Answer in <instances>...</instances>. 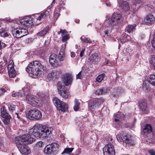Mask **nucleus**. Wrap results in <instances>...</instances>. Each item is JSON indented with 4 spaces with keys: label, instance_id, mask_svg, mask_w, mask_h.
Segmentation results:
<instances>
[{
    "label": "nucleus",
    "instance_id": "nucleus-1",
    "mask_svg": "<svg viewBox=\"0 0 155 155\" xmlns=\"http://www.w3.org/2000/svg\"><path fill=\"white\" fill-rule=\"evenodd\" d=\"M53 130V128L48 126L36 124L30 129V133L35 137L43 138L50 137Z\"/></svg>",
    "mask_w": 155,
    "mask_h": 155
},
{
    "label": "nucleus",
    "instance_id": "nucleus-2",
    "mask_svg": "<svg viewBox=\"0 0 155 155\" xmlns=\"http://www.w3.org/2000/svg\"><path fill=\"white\" fill-rule=\"evenodd\" d=\"M122 21L121 15L119 14L114 13L111 18H108L106 20L105 30L103 35V37L109 36L114 26L119 25Z\"/></svg>",
    "mask_w": 155,
    "mask_h": 155
},
{
    "label": "nucleus",
    "instance_id": "nucleus-3",
    "mask_svg": "<svg viewBox=\"0 0 155 155\" xmlns=\"http://www.w3.org/2000/svg\"><path fill=\"white\" fill-rule=\"evenodd\" d=\"M45 69L44 66L38 61H35L29 64L26 68V71L31 76L34 78H36L41 71Z\"/></svg>",
    "mask_w": 155,
    "mask_h": 155
},
{
    "label": "nucleus",
    "instance_id": "nucleus-4",
    "mask_svg": "<svg viewBox=\"0 0 155 155\" xmlns=\"http://www.w3.org/2000/svg\"><path fill=\"white\" fill-rule=\"evenodd\" d=\"M30 129L28 133L23 134L22 136H18L15 139V141L24 143L31 144L35 140V139L33 137V134L30 133Z\"/></svg>",
    "mask_w": 155,
    "mask_h": 155
},
{
    "label": "nucleus",
    "instance_id": "nucleus-5",
    "mask_svg": "<svg viewBox=\"0 0 155 155\" xmlns=\"http://www.w3.org/2000/svg\"><path fill=\"white\" fill-rule=\"evenodd\" d=\"M26 115L28 118L32 120H39L42 117L41 112L36 109H30L27 111Z\"/></svg>",
    "mask_w": 155,
    "mask_h": 155
},
{
    "label": "nucleus",
    "instance_id": "nucleus-6",
    "mask_svg": "<svg viewBox=\"0 0 155 155\" xmlns=\"http://www.w3.org/2000/svg\"><path fill=\"white\" fill-rule=\"evenodd\" d=\"M26 100L28 104L34 107L41 106L44 102V100L41 99L40 97L38 98L33 95H28Z\"/></svg>",
    "mask_w": 155,
    "mask_h": 155
},
{
    "label": "nucleus",
    "instance_id": "nucleus-7",
    "mask_svg": "<svg viewBox=\"0 0 155 155\" xmlns=\"http://www.w3.org/2000/svg\"><path fill=\"white\" fill-rule=\"evenodd\" d=\"M152 132L151 126L149 124H147L143 128V133L147 136V141L154 143H155V132L153 133Z\"/></svg>",
    "mask_w": 155,
    "mask_h": 155
},
{
    "label": "nucleus",
    "instance_id": "nucleus-8",
    "mask_svg": "<svg viewBox=\"0 0 155 155\" xmlns=\"http://www.w3.org/2000/svg\"><path fill=\"white\" fill-rule=\"evenodd\" d=\"M116 137L118 141L121 142L125 143L128 145H134V142L131 140L130 135H125L123 132H121L116 136Z\"/></svg>",
    "mask_w": 155,
    "mask_h": 155
},
{
    "label": "nucleus",
    "instance_id": "nucleus-9",
    "mask_svg": "<svg viewBox=\"0 0 155 155\" xmlns=\"http://www.w3.org/2000/svg\"><path fill=\"white\" fill-rule=\"evenodd\" d=\"M12 33L14 37L20 38L27 35L28 31L27 29L21 27H14L12 28Z\"/></svg>",
    "mask_w": 155,
    "mask_h": 155
},
{
    "label": "nucleus",
    "instance_id": "nucleus-10",
    "mask_svg": "<svg viewBox=\"0 0 155 155\" xmlns=\"http://www.w3.org/2000/svg\"><path fill=\"white\" fill-rule=\"evenodd\" d=\"M53 101L54 105L58 110L64 112L68 109V105L60 101L58 98L56 97L54 98Z\"/></svg>",
    "mask_w": 155,
    "mask_h": 155
},
{
    "label": "nucleus",
    "instance_id": "nucleus-11",
    "mask_svg": "<svg viewBox=\"0 0 155 155\" xmlns=\"http://www.w3.org/2000/svg\"><path fill=\"white\" fill-rule=\"evenodd\" d=\"M20 152L23 154L27 155L30 152V150L28 146L25 143L15 141Z\"/></svg>",
    "mask_w": 155,
    "mask_h": 155
},
{
    "label": "nucleus",
    "instance_id": "nucleus-12",
    "mask_svg": "<svg viewBox=\"0 0 155 155\" xmlns=\"http://www.w3.org/2000/svg\"><path fill=\"white\" fill-rule=\"evenodd\" d=\"M59 145L56 143H53L47 145L44 148V152L47 155H51L58 150Z\"/></svg>",
    "mask_w": 155,
    "mask_h": 155
},
{
    "label": "nucleus",
    "instance_id": "nucleus-13",
    "mask_svg": "<svg viewBox=\"0 0 155 155\" xmlns=\"http://www.w3.org/2000/svg\"><path fill=\"white\" fill-rule=\"evenodd\" d=\"M104 155H115L114 149L113 145L108 143L103 148Z\"/></svg>",
    "mask_w": 155,
    "mask_h": 155
},
{
    "label": "nucleus",
    "instance_id": "nucleus-14",
    "mask_svg": "<svg viewBox=\"0 0 155 155\" xmlns=\"http://www.w3.org/2000/svg\"><path fill=\"white\" fill-rule=\"evenodd\" d=\"M1 113L4 124L5 125L8 124L10 122L11 117L7 112L5 107H3L1 108Z\"/></svg>",
    "mask_w": 155,
    "mask_h": 155
},
{
    "label": "nucleus",
    "instance_id": "nucleus-15",
    "mask_svg": "<svg viewBox=\"0 0 155 155\" xmlns=\"http://www.w3.org/2000/svg\"><path fill=\"white\" fill-rule=\"evenodd\" d=\"M72 75L70 73H66L63 75L62 81L66 86H68L72 81Z\"/></svg>",
    "mask_w": 155,
    "mask_h": 155
},
{
    "label": "nucleus",
    "instance_id": "nucleus-16",
    "mask_svg": "<svg viewBox=\"0 0 155 155\" xmlns=\"http://www.w3.org/2000/svg\"><path fill=\"white\" fill-rule=\"evenodd\" d=\"M8 69L9 77L11 78L15 77L16 75V73L14 68L13 62L12 61H10L8 66Z\"/></svg>",
    "mask_w": 155,
    "mask_h": 155
},
{
    "label": "nucleus",
    "instance_id": "nucleus-17",
    "mask_svg": "<svg viewBox=\"0 0 155 155\" xmlns=\"http://www.w3.org/2000/svg\"><path fill=\"white\" fill-rule=\"evenodd\" d=\"M20 23L22 25L29 27L33 25V21L31 17H25L20 20Z\"/></svg>",
    "mask_w": 155,
    "mask_h": 155
},
{
    "label": "nucleus",
    "instance_id": "nucleus-18",
    "mask_svg": "<svg viewBox=\"0 0 155 155\" xmlns=\"http://www.w3.org/2000/svg\"><path fill=\"white\" fill-rule=\"evenodd\" d=\"M89 61L92 63H97L100 60V57L98 53H95L91 54L88 58Z\"/></svg>",
    "mask_w": 155,
    "mask_h": 155
},
{
    "label": "nucleus",
    "instance_id": "nucleus-19",
    "mask_svg": "<svg viewBox=\"0 0 155 155\" xmlns=\"http://www.w3.org/2000/svg\"><path fill=\"white\" fill-rule=\"evenodd\" d=\"M49 61L53 67H56L58 65V61L57 60V55L55 54H52L50 56Z\"/></svg>",
    "mask_w": 155,
    "mask_h": 155
},
{
    "label": "nucleus",
    "instance_id": "nucleus-20",
    "mask_svg": "<svg viewBox=\"0 0 155 155\" xmlns=\"http://www.w3.org/2000/svg\"><path fill=\"white\" fill-rule=\"evenodd\" d=\"M65 44L62 45L60 51L58 54L57 58L60 61H63L65 59Z\"/></svg>",
    "mask_w": 155,
    "mask_h": 155
},
{
    "label": "nucleus",
    "instance_id": "nucleus-21",
    "mask_svg": "<svg viewBox=\"0 0 155 155\" xmlns=\"http://www.w3.org/2000/svg\"><path fill=\"white\" fill-rule=\"evenodd\" d=\"M155 21V17L152 14L147 15L144 19V21L146 23L152 24Z\"/></svg>",
    "mask_w": 155,
    "mask_h": 155
},
{
    "label": "nucleus",
    "instance_id": "nucleus-22",
    "mask_svg": "<svg viewBox=\"0 0 155 155\" xmlns=\"http://www.w3.org/2000/svg\"><path fill=\"white\" fill-rule=\"evenodd\" d=\"M119 7L123 11H128L130 9L128 3L127 2L123 1L120 3L119 5Z\"/></svg>",
    "mask_w": 155,
    "mask_h": 155
},
{
    "label": "nucleus",
    "instance_id": "nucleus-23",
    "mask_svg": "<svg viewBox=\"0 0 155 155\" xmlns=\"http://www.w3.org/2000/svg\"><path fill=\"white\" fill-rule=\"evenodd\" d=\"M136 26V24L128 25L126 27L125 31L129 33H132L135 30Z\"/></svg>",
    "mask_w": 155,
    "mask_h": 155
},
{
    "label": "nucleus",
    "instance_id": "nucleus-24",
    "mask_svg": "<svg viewBox=\"0 0 155 155\" xmlns=\"http://www.w3.org/2000/svg\"><path fill=\"white\" fill-rule=\"evenodd\" d=\"M142 2L140 0H134L133 2V5L131 8L133 9L138 8L142 4Z\"/></svg>",
    "mask_w": 155,
    "mask_h": 155
},
{
    "label": "nucleus",
    "instance_id": "nucleus-25",
    "mask_svg": "<svg viewBox=\"0 0 155 155\" xmlns=\"http://www.w3.org/2000/svg\"><path fill=\"white\" fill-rule=\"evenodd\" d=\"M140 108L145 113V111L147 110V103L144 101H141L139 104Z\"/></svg>",
    "mask_w": 155,
    "mask_h": 155
},
{
    "label": "nucleus",
    "instance_id": "nucleus-26",
    "mask_svg": "<svg viewBox=\"0 0 155 155\" xmlns=\"http://www.w3.org/2000/svg\"><path fill=\"white\" fill-rule=\"evenodd\" d=\"M49 30V27L46 26L42 30L38 32L37 35L39 36H43L45 35Z\"/></svg>",
    "mask_w": 155,
    "mask_h": 155
},
{
    "label": "nucleus",
    "instance_id": "nucleus-27",
    "mask_svg": "<svg viewBox=\"0 0 155 155\" xmlns=\"http://www.w3.org/2000/svg\"><path fill=\"white\" fill-rule=\"evenodd\" d=\"M147 81L149 83L153 86H155V75L151 74L148 76Z\"/></svg>",
    "mask_w": 155,
    "mask_h": 155
},
{
    "label": "nucleus",
    "instance_id": "nucleus-28",
    "mask_svg": "<svg viewBox=\"0 0 155 155\" xmlns=\"http://www.w3.org/2000/svg\"><path fill=\"white\" fill-rule=\"evenodd\" d=\"M150 63V68L153 70L155 69V56H151Z\"/></svg>",
    "mask_w": 155,
    "mask_h": 155
},
{
    "label": "nucleus",
    "instance_id": "nucleus-29",
    "mask_svg": "<svg viewBox=\"0 0 155 155\" xmlns=\"http://www.w3.org/2000/svg\"><path fill=\"white\" fill-rule=\"evenodd\" d=\"M122 126V123L121 121H120L119 119L115 118L114 119V127L116 128L119 129Z\"/></svg>",
    "mask_w": 155,
    "mask_h": 155
},
{
    "label": "nucleus",
    "instance_id": "nucleus-30",
    "mask_svg": "<svg viewBox=\"0 0 155 155\" xmlns=\"http://www.w3.org/2000/svg\"><path fill=\"white\" fill-rule=\"evenodd\" d=\"M56 87L59 93L62 91L64 90H65L64 89V86L61 82H58L57 84Z\"/></svg>",
    "mask_w": 155,
    "mask_h": 155
},
{
    "label": "nucleus",
    "instance_id": "nucleus-31",
    "mask_svg": "<svg viewBox=\"0 0 155 155\" xmlns=\"http://www.w3.org/2000/svg\"><path fill=\"white\" fill-rule=\"evenodd\" d=\"M59 94L62 97L65 98H69L70 96L69 93L65 90H64L63 91L60 92Z\"/></svg>",
    "mask_w": 155,
    "mask_h": 155
},
{
    "label": "nucleus",
    "instance_id": "nucleus-32",
    "mask_svg": "<svg viewBox=\"0 0 155 155\" xmlns=\"http://www.w3.org/2000/svg\"><path fill=\"white\" fill-rule=\"evenodd\" d=\"M57 72L54 71H52L51 72L48 74L47 76V78L50 80H51L53 78H56Z\"/></svg>",
    "mask_w": 155,
    "mask_h": 155
},
{
    "label": "nucleus",
    "instance_id": "nucleus-33",
    "mask_svg": "<svg viewBox=\"0 0 155 155\" xmlns=\"http://www.w3.org/2000/svg\"><path fill=\"white\" fill-rule=\"evenodd\" d=\"M131 38L130 36L128 35H127L126 37H123L120 38V41L121 42L124 43V42L129 41L131 40Z\"/></svg>",
    "mask_w": 155,
    "mask_h": 155
},
{
    "label": "nucleus",
    "instance_id": "nucleus-34",
    "mask_svg": "<svg viewBox=\"0 0 155 155\" xmlns=\"http://www.w3.org/2000/svg\"><path fill=\"white\" fill-rule=\"evenodd\" d=\"M124 116L123 114L120 113L118 112L117 114H115L113 119L114 120L115 118H117L119 119L120 121L121 120L124 118Z\"/></svg>",
    "mask_w": 155,
    "mask_h": 155
},
{
    "label": "nucleus",
    "instance_id": "nucleus-35",
    "mask_svg": "<svg viewBox=\"0 0 155 155\" xmlns=\"http://www.w3.org/2000/svg\"><path fill=\"white\" fill-rule=\"evenodd\" d=\"M105 76V74L103 73L99 75L96 78V82H101L103 80Z\"/></svg>",
    "mask_w": 155,
    "mask_h": 155
},
{
    "label": "nucleus",
    "instance_id": "nucleus-36",
    "mask_svg": "<svg viewBox=\"0 0 155 155\" xmlns=\"http://www.w3.org/2000/svg\"><path fill=\"white\" fill-rule=\"evenodd\" d=\"M98 104V102L91 103L89 104V110L93 111L96 107V105Z\"/></svg>",
    "mask_w": 155,
    "mask_h": 155
},
{
    "label": "nucleus",
    "instance_id": "nucleus-37",
    "mask_svg": "<svg viewBox=\"0 0 155 155\" xmlns=\"http://www.w3.org/2000/svg\"><path fill=\"white\" fill-rule=\"evenodd\" d=\"M23 91H20V92H15V91H13L12 93V95L13 97H15L17 96H22L23 94Z\"/></svg>",
    "mask_w": 155,
    "mask_h": 155
},
{
    "label": "nucleus",
    "instance_id": "nucleus-38",
    "mask_svg": "<svg viewBox=\"0 0 155 155\" xmlns=\"http://www.w3.org/2000/svg\"><path fill=\"white\" fill-rule=\"evenodd\" d=\"M107 91L104 88L102 89H98L95 91V94L97 95H99L104 93H106Z\"/></svg>",
    "mask_w": 155,
    "mask_h": 155
},
{
    "label": "nucleus",
    "instance_id": "nucleus-39",
    "mask_svg": "<svg viewBox=\"0 0 155 155\" xmlns=\"http://www.w3.org/2000/svg\"><path fill=\"white\" fill-rule=\"evenodd\" d=\"M81 39L82 41L87 43H91V42L90 38H86L84 36H82L81 38Z\"/></svg>",
    "mask_w": 155,
    "mask_h": 155
},
{
    "label": "nucleus",
    "instance_id": "nucleus-40",
    "mask_svg": "<svg viewBox=\"0 0 155 155\" xmlns=\"http://www.w3.org/2000/svg\"><path fill=\"white\" fill-rule=\"evenodd\" d=\"M48 12L46 11L45 12L41 13L40 16H39L38 18V20H40L41 19L44 18L46 16V14Z\"/></svg>",
    "mask_w": 155,
    "mask_h": 155
},
{
    "label": "nucleus",
    "instance_id": "nucleus-41",
    "mask_svg": "<svg viewBox=\"0 0 155 155\" xmlns=\"http://www.w3.org/2000/svg\"><path fill=\"white\" fill-rule=\"evenodd\" d=\"M73 149V148H65L64 149V151L61 153V154H64V153H69L72 151Z\"/></svg>",
    "mask_w": 155,
    "mask_h": 155
},
{
    "label": "nucleus",
    "instance_id": "nucleus-42",
    "mask_svg": "<svg viewBox=\"0 0 155 155\" xmlns=\"http://www.w3.org/2000/svg\"><path fill=\"white\" fill-rule=\"evenodd\" d=\"M124 53V56L125 57V58H127V61H129V59L130 58V54L129 53L128 51H127L126 52H124V51H123Z\"/></svg>",
    "mask_w": 155,
    "mask_h": 155
},
{
    "label": "nucleus",
    "instance_id": "nucleus-43",
    "mask_svg": "<svg viewBox=\"0 0 155 155\" xmlns=\"http://www.w3.org/2000/svg\"><path fill=\"white\" fill-rule=\"evenodd\" d=\"M44 145V144L42 141H40L38 142L36 144V147L40 148L42 147Z\"/></svg>",
    "mask_w": 155,
    "mask_h": 155
},
{
    "label": "nucleus",
    "instance_id": "nucleus-44",
    "mask_svg": "<svg viewBox=\"0 0 155 155\" xmlns=\"http://www.w3.org/2000/svg\"><path fill=\"white\" fill-rule=\"evenodd\" d=\"M143 90L145 91H147L149 89V87L147 85L143 83L142 86Z\"/></svg>",
    "mask_w": 155,
    "mask_h": 155
},
{
    "label": "nucleus",
    "instance_id": "nucleus-45",
    "mask_svg": "<svg viewBox=\"0 0 155 155\" xmlns=\"http://www.w3.org/2000/svg\"><path fill=\"white\" fill-rule=\"evenodd\" d=\"M62 41L63 42L65 41L69 38L68 35L67 34L62 36Z\"/></svg>",
    "mask_w": 155,
    "mask_h": 155
},
{
    "label": "nucleus",
    "instance_id": "nucleus-46",
    "mask_svg": "<svg viewBox=\"0 0 155 155\" xmlns=\"http://www.w3.org/2000/svg\"><path fill=\"white\" fill-rule=\"evenodd\" d=\"M85 48H82L80 54V56L82 57L84 55V52L85 51Z\"/></svg>",
    "mask_w": 155,
    "mask_h": 155
},
{
    "label": "nucleus",
    "instance_id": "nucleus-47",
    "mask_svg": "<svg viewBox=\"0 0 155 155\" xmlns=\"http://www.w3.org/2000/svg\"><path fill=\"white\" fill-rule=\"evenodd\" d=\"M74 109L75 111H78V101L77 99L75 100V105L74 107Z\"/></svg>",
    "mask_w": 155,
    "mask_h": 155
},
{
    "label": "nucleus",
    "instance_id": "nucleus-48",
    "mask_svg": "<svg viewBox=\"0 0 155 155\" xmlns=\"http://www.w3.org/2000/svg\"><path fill=\"white\" fill-rule=\"evenodd\" d=\"M15 108L16 106L14 105H11L9 107V110L12 111L15 110Z\"/></svg>",
    "mask_w": 155,
    "mask_h": 155
},
{
    "label": "nucleus",
    "instance_id": "nucleus-49",
    "mask_svg": "<svg viewBox=\"0 0 155 155\" xmlns=\"http://www.w3.org/2000/svg\"><path fill=\"white\" fill-rule=\"evenodd\" d=\"M60 32H61L62 36L65 35L66 34H67L68 33L66 30L65 29L62 30L61 29H60Z\"/></svg>",
    "mask_w": 155,
    "mask_h": 155
},
{
    "label": "nucleus",
    "instance_id": "nucleus-50",
    "mask_svg": "<svg viewBox=\"0 0 155 155\" xmlns=\"http://www.w3.org/2000/svg\"><path fill=\"white\" fill-rule=\"evenodd\" d=\"M150 155H155V151L153 149H150L148 150Z\"/></svg>",
    "mask_w": 155,
    "mask_h": 155
},
{
    "label": "nucleus",
    "instance_id": "nucleus-51",
    "mask_svg": "<svg viewBox=\"0 0 155 155\" xmlns=\"http://www.w3.org/2000/svg\"><path fill=\"white\" fill-rule=\"evenodd\" d=\"M59 14L58 13L55 12L54 13V20L55 21H56L58 17L59 16Z\"/></svg>",
    "mask_w": 155,
    "mask_h": 155
},
{
    "label": "nucleus",
    "instance_id": "nucleus-52",
    "mask_svg": "<svg viewBox=\"0 0 155 155\" xmlns=\"http://www.w3.org/2000/svg\"><path fill=\"white\" fill-rule=\"evenodd\" d=\"M5 91V90L4 88L0 89V96L3 94Z\"/></svg>",
    "mask_w": 155,
    "mask_h": 155
},
{
    "label": "nucleus",
    "instance_id": "nucleus-53",
    "mask_svg": "<svg viewBox=\"0 0 155 155\" xmlns=\"http://www.w3.org/2000/svg\"><path fill=\"white\" fill-rule=\"evenodd\" d=\"M33 39L32 38H28L26 40V42L28 43H30L33 41Z\"/></svg>",
    "mask_w": 155,
    "mask_h": 155
},
{
    "label": "nucleus",
    "instance_id": "nucleus-54",
    "mask_svg": "<svg viewBox=\"0 0 155 155\" xmlns=\"http://www.w3.org/2000/svg\"><path fill=\"white\" fill-rule=\"evenodd\" d=\"M82 72L80 71L78 73V79H81L82 78Z\"/></svg>",
    "mask_w": 155,
    "mask_h": 155
},
{
    "label": "nucleus",
    "instance_id": "nucleus-55",
    "mask_svg": "<svg viewBox=\"0 0 155 155\" xmlns=\"http://www.w3.org/2000/svg\"><path fill=\"white\" fill-rule=\"evenodd\" d=\"M64 134H61L60 135V137L61 140H64L65 139Z\"/></svg>",
    "mask_w": 155,
    "mask_h": 155
},
{
    "label": "nucleus",
    "instance_id": "nucleus-56",
    "mask_svg": "<svg viewBox=\"0 0 155 155\" xmlns=\"http://www.w3.org/2000/svg\"><path fill=\"white\" fill-rule=\"evenodd\" d=\"M105 61L104 62V65H107L108 64L110 61L109 60H107V58H105Z\"/></svg>",
    "mask_w": 155,
    "mask_h": 155
},
{
    "label": "nucleus",
    "instance_id": "nucleus-57",
    "mask_svg": "<svg viewBox=\"0 0 155 155\" xmlns=\"http://www.w3.org/2000/svg\"><path fill=\"white\" fill-rule=\"evenodd\" d=\"M4 32L2 29H0V36H3Z\"/></svg>",
    "mask_w": 155,
    "mask_h": 155
},
{
    "label": "nucleus",
    "instance_id": "nucleus-58",
    "mask_svg": "<svg viewBox=\"0 0 155 155\" xmlns=\"http://www.w3.org/2000/svg\"><path fill=\"white\" fill-rule=\"evenodd\" d=\"M71 57L72 58H74L75 57V54L74 52H71Z\"/></svg>",
    "mask_w": 155,
    "mask_h": 155
},
{
    "label": "nucleus",
    "instance_id": "nucleus-59",
    "mask_svg": "<svg viewBox=\"0 0 155 155\" xmlns=\"http://www.w3.org/2000/svg\"><path fill=\"white\" fill-rule=\"evenodd\" d=\"M8 34L7 33L4 32L3 36L4 37H7L8 36Z\"/></svg>",
    "mask_w": 155,
    "mask_h": 155
},
{
    "label": "nucleus",
    "instance_id": "nucleus-60",
    "mask_svg": "<svg viewBox=\"0 0 155 155\" xmlns=\"http://www.w3.org/2000/svg\"><path fill=\"white\" fill-rule=\"evenodd\" d=\"M113 65H114V64L112 63V62L111 61H110V62L108 63V64H107V65L110 66H112Z\"/></svg>",
    "mask_w": 155,
    "mask_h": 155
},
{
    "label": "nucleus",
    "instance_id": "nucleus-61",
    "mask_svg": "<svg viewBox=\"0 0 155 155\" xmlns=\"http://www.w3.org/2000/svg\"><path fill=\"white\" fill-rule=\"evenodd\" d=\"M106 4L107 6H110V3L107 2H106Z\"/></svg>",
    "mask_w": 155,
    "mask_h": 155
},
{
    "label": "nucleus",
    "instance_id": "nucleus-62",
    "mask_svg": "<svg viewBox=\"0 0 155 155\" xmlns=\"http://www.w3.org/2000/svg\"><path fill=\"white\" fill-rule=\"evenodd\" d=\"M2 144V139L0 137V146Z\"/></svg>",
    "mask_w": 155,
    "mask_h": 155
},
{
    "label": "nucleus",
    "instance_id": "nucleus-63",
    "mask_svg": "<svg viewBox=\"0 0 155 155\" xmlns=\"http://www.w3.org/2000/svg\"><path fill=\"white\" fill-rule=\"evenodd\" d=\"M23 111V108H21L19 110V112H22Z\"/></svg>",
    "mask_w": 155,
    "mask_h": 155
},
{
    "label": "nucleus",
    "instance_id": "nucleus-64",
    "mask_svg": "<svg viewBox=\"0 0 155 155\" xmlns=\"http://www.w3.org/2000/svg\"><path fill=\"white\" fill-rule=\"evenodd\" d=\"M16 114L17 115V117H18V118H19L20 117H19V116H18V114L17 113H16Z\"/></svg>",
    "mask_w": 155,
    "mask_h": 155
}]
</instances>
